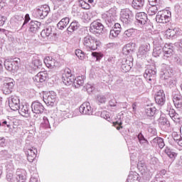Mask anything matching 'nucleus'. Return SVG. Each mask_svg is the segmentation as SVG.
I'll list each match as a JSON object with an SVG mask.
<instances>
[{
    "label": "nucleus",
    "instance_id": "13",
    "mask_svg": "<svg viewBox=\"0 0 182 182\" xmlns=\"http://www.w3.org/2000/svg\"><path fill=\"white\" fill-rule=\"evenodd\" d=\"M31 110L33 113L37 114V116L34 115L33 118H38L40 116L39 114H42L45 112V107L39 102H33L31 104Z\"/></svg>",
    "mask_w": 182,
    "mask_h": 182
},
{
    "label": "nucleus",
    "instance_id": "3",
    "mask_svg": "<svg viewBox=\"0 0 182 182\" xmlns=\"http://www.w3.org/2000/svg\"><path fill=\"white\" fill-rule=\"evenodd\" d=\"M157 76V68L156 65H151L148 68L144 74V77H145L146 80L148 83H154L156 82V77Z\"/></svg>",
    "mask_w": 182,
    "mask_h": 182
},
{
    "label": "nucleus",
    "instance_id": "55",
    "mask_svg": "<svg viewBox=\"0 0 182 182\" xmlns=\"http://www.w3.org/2000/svg\"><path fill=\"white\" fill-rule=\"evenodd\" d=\"M114 124H117L118 127H116L117 130H120V129H123V127L122 124H123V121L122 120V118H119L117 122H115Z\"/></svg>",
    "mask_w": 182,
    "mask_h": 182
},
{
    "label": "nucleus",
    "instance_id": "8",
    "mask_svg": "<svg viewBox=\"0 0 182 182\" xmlns=\"http://www.w3.org/2000/svg\"><path fill=\"white\" fill-rule=\"evenodd\" d=\"M49 11H50V9L49 8V6L46 4L38 6L33 11L34 16L36 18H39L40 19H44V18H46V16H48Z\"/></svg>",
    "mask_w": 182,
    "mask_h": 182
},
{
    "label": "nucleus",
    "instance_id": "53",
    "mask_svg": "<svg viewBox=\"0 0 182 182\" xmlns=\"http://www.w3.org/2000/svg\"><path fill=\"white\" fill-rule=\"evenodd\" d=\"M101 117H102V119H105V120H107V122L110 121V116H109V114L106 111H103L101 113Z\"/></svg>",
    "mask_w": 182,
    "mask_h": 182
},
{
    "label": "nucleus",
    "instance_id": "45",
    "mask_svg": "<svg viewBox=\"0 0 182 182\" xmlns=\"http://www.w3.org/2000/svg\"><path fill=\"white\" fill-rule=\"evenodd\" d=\"M41 127H44L45 129H49L50 127V124L49 123V119H48V117H43Z\"/></svg>",
    "mask_w": 182,
    "mask_h": 182
},
{
    "label": "nucleus",
    "instance_id": "54",
    "mask_svg": "<svg viewBox=\"0 0 182 182\" xmlns=\"http://www.w3.org/2000/svg\"><path fill=\"white\" fill-rule=\"evenodd\" d=\"M173 45L171 44H168V43H166L164 45V46L162 48L163 50H166V51H170V50H173Z\"/></svg>",
    "mask_w": 182,
    "mask_h": 182
},
{
    "label": "nucleus",
    "instance_id": "27",
    "mask_svg": "<svg viewBox=\"0 0 182 182\" xmlns=\"http://www.w3.org/2000/svg\"><path fill=\"white\" fill-rule=\"evenodd\" d=\"M157 113H159V110L153 105H147L145 107V114L148 117H154Z\"/></svg>",
    "mask_w": 182,
    "mask_h": 182
},
{
    "label": "nucleus",
    "instance_id": "23",
    "mask_svg": "<svg viewBox=\"0 0 182 182\" xmlns=\"http://www.w3.org/2000/svg\"><path fill=\"white\" fill-rule=\"evenodd\" d=\"M36 153H38V150H36V148L31 147L27 151H26V154L27 156V160L32 163L33 162V160L36 159Z\"/></svg>",
    "mask_w": 182,
    "mask_h": 182
},
{
    "label": "nucleus",
    "instance_id": "6",
    "mask_svg": "<svg viewBox=\"0 0 182 182\" xmlns=\"http://www.w3.org/2000/svg\"><path fill=\"white\" fill-rule=\"evenodd\" d=\"M156 21L159 23H168L171 21V11L168 10L159 11L156 16Z\"/></svg>",
    "mask_w": 182,
    "mask_h": 182
},
{
    "label": "nucleus",
    "instance_id": "20",
    "mask_svg": "<svg viewBox=\"0 0 182 182\" xmlns=\"http://www.w3.org/2000/svg\"><path fill=\"white\" fill-rule=\"evenodd\" d=\"M155 102L160 106H163V105L166 103V95L163 90H160L156 92L155 95Z\"/></svg>",
    "mask_w": 182,
    "mask_h": 182
},
{
    "label": "nucleus",
    "instance_id": "37",
    "mask_svg": "<svg viewBox=\"0 0 182 182\" xmlns=\"http://www.w3.org/2000/svg\"><path fill=\"white\" fill-rule=\"evenodd\" d=\"M83 83H85V76H78L76 78H74L73 86L75 87H80V86H83Z\"/></svg>",
    "mask_w": 182,
    "mask_h": 182
},
{
    "label": "nucleus",
    "instance_id": "2",
    "mask_svg": "<svg viewBox=\"0 0 182 182\" xmlns=\"http://www.w3.org/2000/svg\"><path fill=\"white\" fill-rule=\"evenodd\" d=\"M173 70L170 68V67L166 66L161 73V79L164 80L165 83H167V85H169V87H174L176 86V83H177V81H176V77L173 76Z\"/></svg>",
    "mask_w": 182,
    "mask_h": 182
},
{
    "label": "nucleus",
    "instance_id": "62",
    "mask_svg": "<svg viewBox=\"0 0 182 182\" xmlns=\"http://www.w3.org/2000/svg\"><path fill=\"white\" fill-rule=\"evenodd\" d=\"M168 119L164 117H161L159 118V123L161 126H163Z\"/></svg>",
    "mask_w": 182,
    "mask_h": 182
},
{
    "label": "nucleus",
    "instance_id": "40",
    "mask_svg": "<svg viewBox=\"0 0 182 182\" xmlns=\"http://www.w3.org/2000/svg\"><path fill=\"white\" fill-rule=\"evenodd\" d=\"M153 143L158 144L159 149H163L166 144H164V139L160 137H156L152 140Z\"/></svg>",
    "mask_w": 182,
    "mask_h": 182
},
{
    "label": "nucleus",
    "instance_id": "31",
    "mask_svg": "<svg viewBox=\"0 0 182 182\" xmlns=\"http://www.w3.org/2000/svg\"><path fill=\"white\" fill-rule=\"evenodd\" d=\"M41 22L36 21H31L29 23V31L30 32H32L33 33H36L41 28Z\"/></svg>",
    "mask_w": 182,
    "mask_h": 182
},
{
    "label": "nucleus",
    "instance_id": "35",
    "mask_svg": "<svg viewBox=\"0 0 182 182\" xmlns=\"http://www.w3.org/2000/svg\"><path fill=\"white\" fill-rule=\"evenodd\" d=\"M31 68L36 70V69H41L42 68V60L38 57H33L31 62Z\"/></svg>",
    "mask_w": 182,
    "mask_h": 182
},
{
    "label": "nucleus",
    "instance_id": "60",
    "mask_svg": "<svg viewBox=\"0 0 182 182\" xmlns=\"http://www.w3.org/2000/svg\"><path fill=\"white\" fill-rule=\"evenodd\" d=\"M149 2L151 6H157L160 2V0H149Z\"/></svg>",
    "mask_w": 182,
    "mask_h": 182
},
{
    "label": "nucleus",
    "instance_id": "26",
    "mask_svg": "<svg viewBox=\"0 0 182 182\" xmlns=\"http://www.w3.org/2000/svg\"><path fill=\"white\" fill-rule=\"evenodd\" d=\"M33 79L37 83H43L48 79V73L46 71L39 72Z\"/></svg>",
    "mask_w": 182,
    "mask_h": 182
},
{
    "label": "nucleus",
    "instance_id": "15",
    "mask_svg": "<svg viewBox=\"0 0 182 182\" xmlns=\"http://www.w3.org/2000/svg\"><path fill=\"white\" fill-rule=\"evenodd\" d=\"M166 114H168V116L173 122H178L180 119V115L176 112V109L173 108L171 103L167 104V107L166 108Z\"/></svg>",
    "mask_w": 182,
    "mask_h": 182
},
{
    "label": "nucleus",
    "instance_id": "1",
    "mask_svg": "<svg viewBox=\"0 0 182 182\" xmlns=\"http://www.w3.org/2000/svg\"><path fill=\"white\" fill-rule=\"evenodd\" d=\"M82 45L84 49L87 50V52H92L96 50L99 46H100V42L96 39V38L87 35L82 38Z\"/></svg>",
    "mask_w": 182,
    "mask_h": 182
},
{
    "label": "nucleus",
    "instance_id": "16",
    "mask_svg": "<svg viewBox=\"0 0 182 182\" xmlns=\"http://www.w3.org/2000/svg\"><path fill=\"white\" fill-rule=\"evenodd\" d=\"M150 52V44L145 43L142 44L139 46V50L137 53V57L138 58H146L149 55V53Z\"/></svg>",
    "mask_w": 182,
    "mask_h": 182
},
{
    "label": "nucleus",
    "instance_id": "50",
    "mask_svg": "<svg viewBox=\"0 0 182 182\" xmlns=\"http://www.w3.org/2000/svg\"><path fill=\"white\" fill-rule=\"evenodd\" d=\"M91 13H85L83 14L82 19H85V22H89L92 19Z\"/></svg>",
    "mask_w": 182,
    "mask_h": 182
},
{
    "label": "nucleus",
    "instance_id": "18",
    "mask_svg": "<svg viewBox=\"0 0 182 182\" xmlns=\"http://www.w3.org/2000/svg\"><path fill=\"white\" fill-rule=\"evenodd\" d=\"M9 106L11 109V110H14V112L16 110H19V107H20L19 98L14 95L10 97L9 98Z\"/></svg>",
    "mask_w": 182,
    "mask_h": 182
},
{
    "label": "nucleus",
    "instance_id": "58",
    "mask_svg": "<svg viewBox=\"0 0 182 182\" xmlns=\"http://www.w3.org/2000/svg\"><path fill=\"white\" fill-rule=\"evenodd\" d=\"M29 21H31V17L29 16V14H26L25 18L23 21V23L21 28H23L25 26V25H26V23H28V22H29Z\"/></svg>",
    "mask_w": 182,
    "mask_h": 182
},
{
    "label": "nucleus",
    "instance_id": "52",
    "mask_svg": "<svg viewBox=\"0 0 182 182\" xmlns=\"http://www.w3.org/2000/svg\"><path fill=\"white\" fill-rule=\"evenodd\" d=\"M23 21H24L23 16H15V22H17L18 25H22V22H23Z\"/></svg>",
    "mask_w": 182,
    "mask_h": 182
},
{
    "label": "nucleus",
    "instance_id": "7",
    "mask_svg": "<svg viewBox=\"0 0 182 182\" xmlns=\"http://www.w3.org/2000/svg\"><path fill=\"white\" fill-rule=\"evenodd\" d=\"M21 63V59L14 58L11 60H6L4 61V67L9 72L15 73L19 69V65Z\"/></svg>",
    "mask_w": 182,
    "mask_h": 182
},
{
    "label": "nucleus",
    "instance_id": "19",
    "mask_svg": "<svg viewBox=\"0 0 182 182\" xmlns=\"http://www.w3.org/2000/svg\"><path fill=\"white\" fill-rule=\"evenodd\" d=\"M79 110L82 114H86L87 116L93 114V109L90 106V102H84L80 105Z\"/></svg>",
    "mask_w": 182,
    "mask_h": 182
},
{
    "label": "nucleus",
    "instance_id": "22",
    "mask_svg": "<svg viewBox=\"0 0 182 182\" xmlns=\"http://www.w3.org/2000/svg\"><path fill=\"white\" fill-rule=\"evenodd\" d=\"M134 46H136V43H129L125 45L122 48V53L126 55H133V53H134V50H136Z\"/></svg>",
    "mask_w": 182,
    "mask_h": 182
},
{
    "label": "nucleus",
    "instance_id": "34",
    "mask_svg": "<svg viewBox=\"0 0 182 182\" xmlns=\"http://www.w3.org/2000/svg\"><path fill=\"white\" fill-rule=\"evenodd\" d=\"M127 182H140V176L137 172H132L127 179Z\"/></svg>",
    "mask_w": 182,
    "mask_h": 182
},
{
    "label": "nucleus",
    "instance_id": "9",
    "mask_svg": "<svg viewBox=\"0 0 182 182\" xmlns=\"http://www.w3.org/2000/svg\"><path fill=\"white\" fill-rule=\"evenodd\" d=\"M63 83L66 86H70L73 85L75 82V76L72 74V71L69 68H66L64 70V73L62 75Z\"/></svg>",
    "mask_w": 182,
    "mask_h": 182
},
{
    "label": "nucleus",
    "instance_id": "47",
    "mask_svg": "<svg viewBox=\"0 0 182 182\" xmlns=\"http://www.w3.org/2000/svg\"><path fill=\"white\" fill-rule=\"evenodd\" d=\"M79 3V6L80 8H82V9H90V5L86 3V1L83 0H80Z\"/></svg>",
    "mask_w": 182,
    "mask_h": 182
},
{
    "label": "nucleus",
    "instance_id": "17",
    "mask_svg": "<svg viewBox=\"0 0 182 182\" xmlns=\"http://www.w3.org/2000/svg\"><path fill=\"white\" fill-rule=\"evenodd\" d=\"M15 86V81L10 79L9 82H4L3 85L2 91L4 95H11L14 92V87Z\"/></svg>",
    "mask_w": 182,
    "mask_h": 182
},
{
    "label": "nucleus",
    "instance_id": "24",
    "mask_svg": "<svg viewBox=\"0 0 182 182\" xmlns=\"http://www.w3.org/2000/svg\"><path fill=\"white\" fill-rule=\"evenodd\" d=\"M136 22H138L139 25H146V23H147V21H149L147 14L144 12L136 13Z\"/></svg>",
    "mask_w": 182,
    "mask_h": 182
},
{
    "label": "nucleus",
    "instance_id": "14",
    "mask_svg": "<svg viewBox=\"0 0 182 182\" xmlns=\"http://www.w3.org/2000/svg\"><path fill=\"white\" fill-rule=\"evenodd\" d=\"M133 68V58L127 57V59H124L121 64V70L124 73H127Z\"/></svg>",
    "mask_w": 182,
    "mask_h": 182
},
{
    "label": "nucleus",
    "instance_id": "38",
    "mask_svg": "<svg viewBox=\"0 0 182 182\" xmlns=\"http://www.w3.org/2000/svg\"><path fill=\"white\" fill-rule=\"evenodd\" d=\"M80 28V24L77 21H73L69 27L67 28V31L72 33V32H75V31H77Z\"/></svg>",
    "mask_w": 182,
    "mask_h": 182
},
{
    "label": "nucleus",
    "instance_id": "25",
    "mask_svg": "<svg viewBox=\"0 0 182 182\" xmlns=\"http://www.w3.org/2000/svg\"><path fill=\"white\" fill-rule=\"evenodd\" d=\"M138 170L140 171L141 174L145 178H150V173L149 172V170H147V167L146 165L141 162L138 163Z\"/></svg>",
    "mask_w": 182,
    "mask_h": 182
},
{
    "label": "nucleus",
    "instance_id": "48",
    "mask_svg": "<svg viewBox=\"0 0 182 182\" xmlns=\"http://www.w3.org/2000/svg\"><path fill=\"white\" fill-rule=\"evenodd\" d=\"M165 153L166 154H167L168 156H169L170 159H174V156H176L175 152L173 151L172 149L168 147L166 148Z\"/></svg>",
    "mask_w": 182,
    "mask_h": 182
},
{
    "label": "nucleus",
    "instance_id": "11",
    "mask_svg": "<svg viewBox=\"0 0 182 182\" xmlns=\"http://www.w3.org/2000/svg\"><path fill=\"white\" fill-rule=\"evenodd\" d=\"M105 29V26L99 21V20L94 21L90 24V32L94 35H100Z\"/></svg>",
    "mask_w": 182,
    "mask_h": 182
},
{
    "label": "nucleus",
    "instance_id": "33",
    "mask_svg": "<svg viewBox=\"0 0 182 182\" xmlns=\"http://www.w3.org/2000/svg\"><path fill=\"white\" fill-rule=\"evenodd\" d=\"M69 22H70L69 17H65L58 23L57 27L60 29V31H63V29L69 25Z\"/></svg>",
    "mask_w": 182,
    "mask_h": 182
},
{
    "label": "nucleus",
    "instance_id": "30",
    "mask_svg": "<svg viewBox=\"0 0 182 182\" xmlns=\"http://www.w3.org/2000/svg\"><path fill=\"white\" fill-rule=\"evenodd\" d=\"M18 113L23 117H29L31 116V109H29V105H25L19 107Z\"/></svg>",
    "mask_w": 182,
    "mask_h": 182
},
{
    "label": "nucleus",
    "instance_id": "32",
    "mask_svg": "<svg viewBox=\"0 0 182 182\" xmlns=\"http://www.w3.org/2000/svg\"><path fill=\"white\" fill-rule=\"evenodd\" d=\"M180 28H168L166 31V35L168 38H174L177 35H180Z\"/></svg>",
    "mask_w": 182,
    "mask_h": 182
},
{
    "label": "nucleus",
    "instance_id": "21",
    "mask_svg": "<svg viewBox=\"0 0 182 182\" xmlns=\"http://www.w3.org/2000/svg\"><path fill=\"white\" fill-rule=\"evenodd\" d=\"M114 28L110 31L109 32V38L110 39H114V38H117L119 36V34L122 31V26L119 23H116L114 21V23L113 24Z\"/></svg>",
    "mask_w": 182,
    "mask_h": 182
},
{
    "label": "nucleus",
    "instance_id": "39",
    "mask_svg": "<svg viewBox=\"0 0 182 182\" xmlns=\"http://www.w3.org/2000/svg\"><path fill=\"white\" fill-rule=\"evenodd\" d=\"M50 35H52V27H47L41 33L42 38H48V36H50Z\"/></svg>",
    "mask_w": 182,
    "mask_h": 182
},
{
    "label": "nucleus",
    "instance_id": "4",
    "mask_svg": "<svg viewBox=\"0 0 182 182\" xmlns=\"http://www.w3.org/2000/svg\"><path fill=\"white\" fill-rule=\"evenodd\" d=\"M116 17V11H114V9H110L102 16V19H104L105 23L109 28H112V26L114 25Z\"/></svg>",
    "mask_w": 182,
    "mask_h": 182
},
{
    "label": "nucleus",
    "instance_id": "64",
    "mask_svg": "<svg viewBox=\"0 0 182 182\" xmlns=\"http://www.w3.org/2000/svg\"><path fill=\"white\" fill-rule=\"evenodd\" d=\"M109 104L111 107H114L117 102H116V100L113 99L109 102Z\"/></svg>",
    "mask_w": 182,
    "mask_h": 182
},
{
    "label": "nucleus",
    "instance_id": "63",
    "mask_svg": "<svg viewBox=\"0 0 182 182\" xmlns=\"http://www.w3.org/2000/svg\"><path fill=\"white\" fill-rule=\"evenodd\" d=\"M29 182H39V178L38 176H32L31 178H30Z\"/></svg>",
    "mask_w": 182,
    "mask_h": 182
},
{
    "label": "nucleus",
    "instance_id": "61",
    "mask_svg": "<svg viewBox=\"0 0 182 182\" xmlns=\"http://www.w3.org/2000/svg\"><path fill=\"white\" fill-rule=\"evenodd\" d=\"M6 22V17L2 15H0V26H4Z\"/></svg>",
    "mask_w": 182,
    "mask_h": 182
},
{
    "label": "nucleus",
    "instance_id": "5",
    "mask_svg": "<svg viewBox=\"0 0 182 182\" xmlns=\"http://www.w3.org/2000/svg\"><path fill=\"white\" fill-rule=\"evenodd\" d=\"M154 44V50L152 55L154 56V58H159V56H163V39L161 38V37H157L155 38L153 41Z\"/></svg>",
    "mask_w": 182,
    "mask_h": 182
},
{
    "label": "nucleus",
    "instance_id": "36",
    "mask_svg": "<svg viewBox=\"0 0 182 182\" xmlns=\"http://www.w3.org/2000/svg\"><path fill=\"white\" fill-rule=\"evenodd\" d=\"M132 6L134 9H143V7L144 6V0H133Z\"/></svg>",
    "mask_w": 182,
    "mask_h": 182
},
{
    "label": "nucleus",
    "instance_id": "42",
    "mask_svg": "<svg viewBox=\"0 0 182 182\" xmlns=\"http://www.w3.org/2000/svg\"><path fill=\"white\" fill-rule=\"evenodd\" d=\"M75 53L76 56L80 59V60H85L86 59V55H85V52H83L80 49L75 50Z\"/></svg>",
    "mask_w": 182,
    "mask_h": 182
},
{
    "label": "nucleus",
    "instance_id": "51",
    "mask_svg": "<svg viewBox=\"0 0 182 182\" xmlns=\"http://www.w3.org/2000/svg\"><path fill=\"white\" fill-rule=\"evenodd\" d=\"M91 55L93 58H96L97 60H100V59L103 58V55L97 52H92Z\"/></svg>",
    "mask_w": 182,
    "mask_h": 182
},
{
    "label": "nucleus",
    "instance_id": "28",
    "mask_svg": "<svg viewBox=\"0 0 182 182\" xmlns=\"http://www.w3.org/2000/svg\"><path fill=\"white\" fill-rule=\"evenodd\" d=\"M44 63L47 68L53 69L56 66H58V62L56 60L53 59L52 57L48 56L44 58Z\"/></svg>",
    "mask_w": 182,
    "mask_h": 182
},
{
    "label": "nucleus",
    "instance_id": "59",
    "mask_svg": "<svg viewBox=\"0 0 182 182\" xmlns=\"http://www.w3.org/2000/svg\"><path fill=\"white\" fill-rule=\"evenodd\" d=\"M6 180L9 182H14V181H15V178H14V174L11 173H8L6 175Z\"/></svg>",
    "mask_w": 182,
    "mask_h": 182
},
{
    "label": "nucleus",
    "instance_id": "29",
    "mask_svg": "<svg viewBox=\"0 0 182 182\" xmlns=\"http://www.w3.org/2000/svg\"><path fill=\"white\" fill-rule=\"evenodd\" d=\"M16 176L18 182L26 181V171L25 169H17Z\"/></svg>",
    "mask_w": 182,
    "mask_h": 182
},
{
    "label": "nucleus",
    "instance_id": "43",
    "mask_svg": "<svg viewBox=\"0 0 182 182\" xmlns=\"http://www.w3.org/2000/svg\"><path fill=\"white\" fill-rule=\"evenodd\" d=\"M157 6H151L148 9V14L150 15V16H153V15H156L157 14Z\"/></svg>",
    "mask_w": 182,
    "mask_h": 182
},
{
    "label": "nucleus",
    "instance_id": "57",
    "mask_svg": "<svg viewBox=\"0 0 182 182\" xmlns=\"http://www.w3.org/2000/svg\"><path fill=\"white\" fill-rule=\"evenodd\" d=\"M1 126H3L4 127L6 126V127H8L9 129V127H11V124H9V122H7V121L5 119H2L0 121V127Z\"/></svg>",
    "mask_w": 182,
    "mask_h": 182
},
{
    "label": "nucleus",
    "instance_id": "46",
    "mask_svg": "<svg viewBox=\"0 0 182 182\" xmlns=\"http://www.w3.org/2000/svg\"><path fill=\"white\" fill-rule=\"evenodd\" d=\"M107 99L106 98V96L102 95H98L97 96V102L99 105H102L103 103H106V100Z\"/></svg>",
    "mask_w": 182,
    "mask_h": 182
},
{
    "label": "nucleus",
    "instance_id": "49",
    "mask_svg": "<svg viewBox=\"0 0 182 182\" xmlns=\"http://www.w3.org/2000/svg\"><path fill=\"white\" fill-rule=\"evenodd\" d=\"M134 33V30L133 28H129L124 31V38H130Z\"/></svg>",
    "mask_w": 182,
    "mask_h": 182
},
{
    "label": "nucleus",
    "instance_id": "44",
    "mask_svg": "<svg viewBox=\"0 0 182 182\" xmlns=\"http://www.w3.org/2000/svg\"><path fill=\"white\" fill-rule=\"evenodd\" d=\"M173 50H169V51L164 50L162 58L163 59H168V58H171L173 56Z\"/></svg>",
    "mask_w": 182,
    "mask_h": 182
},
{
    "label": "nucleus",
    "instance_id": "10",
    "mask_svg": "<svg viewBox=\"0 0 182 182\" xmlns=\"http://www.w3.org/2000/svg\"><path fill=\"white\" fill-rule=\"evenodd\" d=\"M133 16V13L130 9H126L121 11L120 13V20L122 21L124 25H130L132 23V17Z\"/></svg>",
    "mask_w": 182,
    "mask_h": 182
},
{
    "label": "nucleus",
    "instance_id": "56",
    "mask_svg": "<svg viewBox=\"0 0 182 182\" xmlns=\"http://www.w3.org/2000/svg\"><path fill=\"white\" fill-rule=\"evenodd\" d=\"M86 89H87V92L88 93H92V92H93V90H95V85H93L92 84H87L86 85Z\"/></svg>",
    "mask_w": 182,
    "mask_h": 182
},
{
    "label": "nucleus",
    "instance_id": "41",
    "mask_svg": "<svg viewBox=\"0 0 182 182\" xmlns=\"http://www.w3.org/2000/svg\"><path fill=\"white\" fill-rule=\"evenodd\" d=\"M135 86H136L139 90H143L145 86L143 80L140 77H136L135 80Z\"/></svg>",
    "mask_w": 182,
    "mask_h": 182
},
{
    "label": "nucleus",
    "instance_id": "12",
    "mask_svg": "<svg viewBox=\"0 0 182 182\" xmlns=\"http://www.w3.org/2000/svg\"><path fill=\"white\" fill-rule=\"evenodd\" d=\"M43 102L47 106L53 107L56 105V92L50 91L45 97H43Z\"/></svg>",
    "mask_w": 182,
    "mask_h": 182
}]
</instances>
